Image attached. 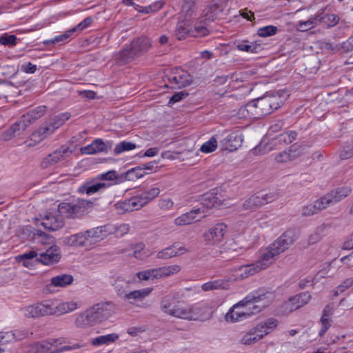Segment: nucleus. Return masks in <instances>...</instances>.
I'll use <instances>...</instances> for the list:
<instances>
[{"instance_id": "1", "label": "nucleus", "mask_w": 353, "mask_h": 353, "mask_svg": "<svg viewBox=\"0 0 353 353\" xmlns=\"http://www.w3.org/2000/svg\"><path fill=\"white\" fill-rule=\"evenodd\" d=\"M277 100L278 98L274 95H265L252 100L239 109L238 117L240 119H261L280 107Z\"/></svg>"}, {"instance_id": "2", "label": "nucleus", "mask_w": 353, "mask_h": 353, "mask_svg": "<svg viewBox=\"0 0 353 353\" xmlns=\"http://www.w3.org/2000/svg\"><path fill=\"white\" fill-rule=\"evenodd\" d=\"M77 307L74 302L59 303L57 301H45L27 307L25 315L28 318H38L47 315H57L72 312Z\"/></svg>"}, {"instance_id": "3", "label": "nucleus", "mask_w": 353, "mask_h": 353, "mask_svg": "<svg viewBox=\"0 0 353 353\" xmlns=\"http://www.w3.org/2000/svg\"><path fill=\"white\" fill-rule=\"evenodd\" d=\"M114 310V304L111 302L98 303L93 307L77 315L75 325L78 327L93 326L110 317Z\"/></svg>"}, {"instance_id": "4", "label": "nucleus", "mask_w": 353, "mask_h": 353, "mask_svg": "<svg viewBox=\"0 0 353 353\" xmlns=\"http://www.w3.org/2000/svg\"><path fill=\"white\" fill-rule=\"evenodd\" d=\"M94 205V201L86 199H77L71 202H62L59 204L57 214L64 218H77L88 213Z\"/></svg>"}, {"instance_id": "5", "label": "nucleus", "mask_w": 353, "mask_h": 353, "mask_svg": "<svg viewBox=\"0 0 353 353\" xmlns=\"http://www.w3.org/2000/svg\"><path fill=\"white\" fill-rule=\"evenodd\" d=\"M274 294L272 292H261L260 290L248 294L243 299L237 303V305L248 306L254 315L259 313L263 309L268 307L272 301Z\"/></svg>"}, {"instance_id": "6", "label": "nucleus", "mask_w": 353, "mask_h": 353, "mask_svg": "<svg viewBox=\"0 0 353 353\" xmlns=\"http://www.w3.org/2000/svg\"><path fill=\"white\" fill-rule=\"evenodd\" d=\"M80 345H62V339H50L35 343L28 347L26 353H61L78 349Z\"/></svg>"}, {"instance_id": "7", "label": "nucleus", "mask_w": 353, "mask_h": 353, "mask_svg": "<svg viewBox=\"0 0 353 353\" xmlns=\"http://www.w3.org/2000/svg\"><path fill=\"white\" fill-rule=\"evenodd\" d=\"M70 117L69 112L61 113L51 118L48 123L42 124L39 128L31 135V140L34 142H40L56 129L63 125Z\"/></svg>"}, {"instance_id": "8", "label": "nucleus", "mask_w": 353, "mask_h": 353, "mask_svg": "<svg viewBox=\"0 0 353 353\" xmlns=\"http://www.w3.org/2000/svg\"><path fill=\"white\" fill-rule=\"evenodd\" d=\"M72 153V150L67 145H62L53 152L43 159L41 162L42 169L52 167L61 161L65 159Z\"/></svg>"}, {"instance_id": "9", "label": "nucleus", "mask_w": 353, "mask_h": 353, "mask_svg": "<svg viewBox=\"0 0 353 353\" xmlns=\"http://www.w3.org/2000/svg\"><path fill=\"white\" fill-rule=\"evenodd\" d=\"M228 231V226L223 222L217 223L204 234L205 241L210 245H215L223 240Z\"/></svg>"}, {"instance_id": "10", "label": "nucleus", "mask_w": 353, "mask_h": 353, "mask_svg": "<svg viewBox=\"0 0 353 353\" xmlns=\"http://www.w3.org/2000/svg\"><path fill=\"white\" fill-rule=\"evenodd\" d=\"M254 314L243 303V305L239 306L234 304L225 315V320L228 323L241 321L252 316Z\"/></svg>"}, {"instance_id": "11", "label": "nucleus", "mask_w": 353, "mask_h": 353, "mask_svg": "<svg viewBox=\"0 0 353 353\" xmlns=\"http://www.w3.org/2000/svg\"><path fill=\"white\" fill-rule=\"evenodd\" d=\"M296 240L295 232L292 230H288L283 233L276 240L270 244V248H273L275 253L280 254L289 248Z\"/></svg>"}, {"instance_id": "12", "label": "nucleus", "mask_w": 353, "mask_h": 353, "mask_svg": "<svg viewBox=\"0 0 353 353\" xmlns=\"http://www.w3.org/2000/svg\"><path fill=\"white\" fill-rule=\"evenodd\" d=\"M61 257V249L57 245L49 246L46 251L39 254L36 261L42 264L49 265L58 263Z\"/></svg>"}, {"instance_id": "13", "label": "nucleus", "mask_w": 353, "mask_h": 353, "mask_svg": "<svg viewBox=\"0 0 353 353\" xmlns=\"http://www.w3.org/2000/svg\"><path fill=\"white\" fill-rule=\"evenodd\" d=\"M352 190L350 187L344 186L337 188L331 190L322 196L327 208L330 205H334L345 198L351 192Z\"/></svg>"}, {"instance_id": "14", "label": "nucleus", "mask_w": 353, "mask_h": 353, "mask_svg": "<svg viewBox=\"0 0 353 353\" xmlns=\"http://www.w3.org/2000/svg\"><path fill=\"white\" fill-rule=\"evenodd\" d=\"M243 135L240 131H233L228 134L220 142L223 150L234 151L242 144Z\"/></svg>"}, {"instance_id": "15", "label": "nucleus", "mask_w": 353, "mask_h": 353, "mask_svg": "<svg viewBox=\"0 0 353 353\" xmlns=\"http://www.w3.org/2000/svg\"><path fill=\"white\" fill-rule=\"evenodd\" d=\"M110 185L111 184L105 182H99L96 178H94L85 181L78 188L77 192L91 195L100 192L101 189L110 187Z\"/></svg>"}, {"instance_id": "16", "label": "nucleus", "mask_w": 353, "mask_h": 353, "mask_svg": "<svg viewBox=\"0 0 353 353\" xmlns=\"http://www.w3.org/2000/svg\"><path fill=\"white\" fill-rule=\"evenodd\" d=\"M114 206L119 214H123L137 210L143 207V205L137 194L128 199L117 202Z\"/></svg>"}, {"instance_id": "17", "label": "nucleus", "mask_w": 353, "mask_h": 353, "mask_svg": "<svg viewBox=\"0 0 353 353\" xmlns=\"http://www.w3.org/2000/svg\"><path fill=\"white\" fill-rule=\"evenodd\" d=\"M41 225L48 230L55 231L63 226L64 221L57 212H47L43 219Z\"/></svg>"}, {"instance_id": "18", "label": "nucleus", "mask_w": 353, "mask_h": 353, "mask_svg": "<svg viewBox=\"0 0 353 353\" xmlns=\"http://www.w3.org/2000/svg\"><path fill=\"white\" fill-rule=\"evenodd\" d=\"M168 80L171 84L170 87L174 89L186 87L192 83L190 75L183 70L171 74L168 77Z\"/></svg>"}, {"instance_id": "19", "label": "nucleus", "mask_w": 353, "mask_h": 353, "mask_svg": "<svg viewBox=\"0 0 353 353\" xmlns=\"http://www.w3.org/2000/svg\"><path fill=\"white\" fill-rule=\"evenodd\" d=\"M190 320L203 321L208 319L212 313L211 307L208 303H198L190 307Z\"/></svg>"}, {"instance_id": "20", "label": "nucleus", "mask_w": 353, "mask_h": 353, "mask_svg": "<svg viewBox=\"0 0 353 353\" xmlns=\"http://www.w3.org/2000/svg\"><path fill=\"white\" fill-rule=\"evenodd\" d=\"M130 46L133 50L134 54H136L138 57L149 50L152 47V43L148 37H141L134 39L130 44Z\"/></svg>"}, {"instance_id": "21", "label": "nucleus", "mask_w": 353, "mask_h": 353, "mask_svg": "<svg viewBox=\"0 0 353 353\" xmlns=\"http://www.w3.org/2000/svg\"><path fill=\"white\" fill-rule=\"evenodd\" d=\"M65 243L69 246L74 247H88L92 245L86 230L66 237Z\"/></svg>"}, {"instance_id": "22", "label": "nucleus", "mask_w": 353, "mask_h": 353, "mask_svg": "<svg viewBox=\"0 0 353 353\" xmlns=\"http://www.w3.org/2000/svg\"><path fill=\"white\" fill-rule=\"evenodd\" d=\"M310 299V294L308 292H305L290 298L285 305L287 307H289L290 311H293L306 305Z\"/></svg>"}, {"instance_id": "23", "label": "nucleus", "mask_w": 353, "mask_h": 353, "mask_svg": "<svg viewBox=\"0 0 353 353\" xmlns=\"http://www.w3.org/2000/svg\"><path fill=\"white\" fill-rule=\"evenodd\" d=\"M192 30V24L190 17L185 16V19L180 20L175 29L174 36L178 40L185 39L187 37H190Z\"/></svg>"}, {"instance_id": "24", "label": "nucleus", "mask_w": 353, "mask_h": 353, "mask_svg": "<svg viewBox=\"0 0 353 353\" xmlns=\"http://www.w3.org/2000/svg\"><path fill=\"white\" fill-rule=\"evenodd\" d=\"M80 152L84 154L107 152V143H105L101 139H96L90 144L81 148Z\"/></svg>"}, {"instance_id": "25", "label": "nucleus", "mask_w": 353, "mask_h": 353, "mask_svg": "<svg viewBox=\"0 0 353 353\" xmlns=\"http://www.w3.org/2000/svg\"><path fill=\"white\" fill-rule=\"evenodd\" d=\"M279 254L275 253V250H273V248H270V245L268 247L266 251L263 252L259 260L256 261V269L263 270L267 268L270 264H272L274 260L275 256H278Z\"/></svg>"}, {"instance_id": "26", "label": "nucleus", "mask_w": 353, "mask_h": 353, "mask_svg": "<svg viewBox=\"0 0 353 353\" xmlns=\"http://www.w3.org/2000/svg\"><path fill=\"white\" fill-rule=\"evenodd\" d=\"M204 212V209L198 208L192 210L190 212L183 214L182 215L176 218L174 222L176 225H189L193 223L194 221H199V219H196V215Z\"/></svg>"}, {"instance_id": "27", "label": "nucleus", "mask_w": 353, "mask_h": 353, "mask_svg": "<svg viewBox=\"0 0 353 353\" xmlns=\"http://www.w3.org/2000/svg\"><path fill=\"white\" fill-rule=\"evenodd\" d=\"M224 6L219 0H213L212 2L203 10L206 20L214 21L215 19L223 11Z\"/></svg>"}, {"instance_id": "28", "label": "nucleus", "mask_w": 353, "mask_h": 353, "mask_svg": "<svg viewBox=\"0 0 353 353\" xmlns=\"http://www.w3.org/2000/svg\"><path fill=\"white\" fill-rule=\"evenodd\" d=\"M181 270V267L178 265H170L152 269L153 278L161 279L176 274Z\"/></svg>"}, {"instance_id": "29", "label": "nucleus", "mask_w": 353, "mask_h": 353, "mask_svg": "<svg viewBox=\"0 0 353 353\" xmlns=\"http://www.w3.org/2000/svg\"><path fill=\"white\" fill-rule=\"evenodd\" d=\"M326 208L327 206L321 196L319 199L316 200L313 203L303 207L301 214L303 216H312Z\"/></svg>"}, {"instance_id": "30", "label": "nucleus", "mask_w": 353, "mask_h": 353, "mask_svg": "<svg viewBox=\"0 0 353 353\" xmlns=\"http://www.w3.org/2000/svg\"><path fill=\"white\" fill-rule=\"evenodd\" d=\"M137 57L131 47L128 46L115 55V60L119 65H124L132 62Z\"/></svg>"}, {"instance_id": "31", "label": "nucleus", "mask_w": 353, "mask_h": 353, "mask_svg": "<svg viewBox=\"0 0 353 353\" xmlns=\"http://www.w3.org/2000/svg\"><path fill=\"white\" fill-rule=\"evenodd\" d=\"M152 290V288H144L131 291L124 294L123 299L128 301L130 304H134L137 301H141L149 295Z\"/></svg>"}, {"instance_id": "32", "label": "nucleus", "mask_w": 353, "mask_h": 353, "mask_svg": "<svg viewBox=\"0 0 353 353\" xmlns=\"http://www.w3.org/2000/svg\"><path fill=\"white\" fill-rule=\"evenodd\" d=\"M315 20L317 21L318 24H323L327 28H332L339 21V17L335 14H327L322 12L315 16Z\"/></svg>"}, {"instance_id": "33", "label": "nucleus", "mask_w": 353, "mask_h": 353, "mask_svg": "<svg viewBox=\"0 0 353 353\" xmlns=\"http://www.w3.org/2000/svg\"><path fill=\"white\" fill-rule=\"evenodd\" d=\"M190 306H184L179 301L176 303L172 309L170 316L179 319L190 320Z\"/></svg>"}, {"instance_id": "34", "label": "nucleus", "mask_w": 353, "mask_h": 353, "mask_svg": "<svg viewBox=\"0 0 353 353\" xmlns=\"http://www.w3.org/2000/svg\"><path fill=\"white\" fill-rule=\"evenodd\" d=\"M278 321L274 318H270L265 321L257 324L256 331L263 334V336L269 334L274 328L277 326Z\"/></svg>"}, {"instance_id": "35", "label": "nucleus", "mask_w": 353, "mask_h": 353, "mask_svg": "<svg viewBox=\"0 0 353 353\" xmlns=\"http://www.w3.org/2000/svg\"><path fill=\"white\" fill-rule=\"evenodd\" d=\"M201 204L203 205V208L210 209L219 206L221 205V200L214 192L206 193L203 195Z\"/></svg>"}, {"instance_id": "36", "label": "nucleus", "mask_w": 353, "mask_h": 353, "mask_svg": "<svg viewBox=\"0 0 353 353\" xmlns=\"http://www.w3.org/2000/svg\"><path fill=\"white\" fill-rule=\"evenodd\" d=\"M234 44L239 50L251 53H257L262 48L260 44L256 43H249L248 41L235 42Z\"/></svg>"}, {"instance_id": "37", "label": "nucleus", "mask_w": 353, "mask_h": 353, "mask_svg": "<svg viewBox=\"0 0 353 353\" xmlns=\"http://www.w3.org/2000/svg\"><path fill=\"white\" fill-rule=\"evenodd\" d=\"M73 281V276L70 274H60L52 277L50 284L54 287L64 288L70 285Z\"/></svg>"}, {"instance_id": "38", "label": "nucleus", "mask_w": 353, "mask_h": 353, "mask_svg": "<svg viewBox=\"0 0 353 353\" xmlns=\"http://www.w3.org/2000/svg\"><path fill=\"white\" fill-rule=\"evenodd\" d=\"M261 200L259 198L257 193L252 195L247 199L242 204V208L244 210L250 212L255 211L259 208L261 207Z\"/></svg>"}, {"instance_id": "39", "label": "nucleus", "mask_w": 353, "mask_h": 353, "mask_svg": "<svg viewBox=\"0 0 353 353\" xmlns=\"http://www.w3.org/2000/svg\"><path fill=\"white\" fill-rule=\"evenodd\" d=\"M263 334L256 331V327L252 328L242 337L241 341L244 345H252L263 338Z\"/></svg>"}, {"instance_id": "40", "label": "nucleus", "mask_w": 353, "mask_h": 353, "mask_svg": "<svg viewBox=\"0 0 353 353\" xmlns=\"http://www.w3.org/2000/svg\"><path fill=\"white\" fill-rule=\"evenodd\" d=\"M119 339V335L117 334H110L106 335H102L94 338L92 339L91 343L94 346H101L102 345H109L111 343L114 342Z\"/></svg>"}, {"instance_id": "41", "label": "nucleus", "mask_w": 353, "mask_h": 353, "mask_svg": "<svg viewBox=\"0 0 353 353\" xmlns=\"http://www.w3.org/2000/svg\"><path fill=\"white\" fill-rule=\"evenodd\" d=\"M297 137L296 131L290 130L279 134L275 137V140L281 145L290 144L293 142Z\"/></svg>"}, {"instance_id": "42", "label": "nucleus", "mask_w": 353, "mask_h": 353, "mask_svg": "<svg viewBox=\"0 0 353 353\" xmlns=\"http://www.w3.org/2000/svg\"><path fill=\"white\" fill-rule=\"evenodd\" d=\"M160 193L158 188H152L148 191L137 194L142 204L145 205L150 201L156 198Z\"/></svg>"}, {"instance_id": "43", "label": "nucleus", "mask_w": 353, "mask_h": 353, "mask_svg": "<svg viewBox=\"0 0 353 353\" xmlns=\"http://www.w3.org/2000/svg\"><path fill=\"white\" fill-rule=\"evenodd\" d=\"M292 147H294V145L290 147L288 151L285 150L276 154V156L275 157V160L277 162L285 163L288 161L293 160L296 157L299 156V152L296 153V151L295 150H292Z\"/></svg>"}, {"instance_id": "44", "label": "nucleus", "mask_w": 353, "mask_h": 353, "mask_svg": "<svg viewBox=\"0 0 353 353\" xmlns=\"http://www.w3.org/2000/svg\"><path fill=\"white\" fill-rule=\"evenodd\" d=\"M176 304L174 297L172 295H167L163 296L160 302V307L161 310L170 315V312H172V309L173 306Z\"/></svg>"}, {"instance_id": "45", "label": "nucleus", "mask_w": 353, "mask_h": 353, "mask_svg": "<svg viewBox=\"0 0 353 353\" xmlns=\"http://www.w3.org/2000/svg\"><path fill=\"white\" fill-rule=\"evenodd\" d=\"M26 130V125L23 124L19 119L18 121L12 124V125L7 130L6 134L9 135V139H11L20 135Z\"/></svg>"}, {"instance_id": "46", "label": "nucleus", "mask_w": 353, "mask_h": 353, "mask_svg": "<svg viewBox=\"0 0 353 353\" xmlns=\"http://www.w3.org/2000/svg\"><path fill=\"white\" fill-rule=\"evenodd\" d=\"M37 230L30 225L24 226L21 229V238L23 241H35Z\"/></svg>"}, {"instance_id": "47", "label": "nucleus", "mask_w": 353, "mask_h": 353, "mask_svg": "<svg viewBox=\"0 0 353 353\" xmlns=\"http://www.w3.org/2000/svg\"><path fill=\"white\" fill-rule=\"evenodd\" d=\"M136 148L137 145L134 143L123 141L115 145L114 149V154L119 155L124 152L132 150Z\"/></svg>"}, {"instance_id": "48", "label": "nucleus", "mask_w": 353, "mask_h": 353, "mask_svg": "<svg viewBox=\"0 0 353 353\" xmlns=\"http://www.w3.org/2000/svg\"><path fill=\"white\" fill-rule=\"evenodd\" d=\"M256 263H251L245 265L240 266L239 268V271L241 274L239 275L241 279L247 278L250 275H253L254 274L261 271V270L256 269Z\"/></svg>"}, {"instance_id": "49", "label": "nucleus", "mask_w": 353, "mask_h": 353, "mask_svg": "<svg viewBox=\"0 0 353 353\" xmlns=\"http://www.w3.org/2000/svg\"><path fill=\"white\" fill-rule=\"evenodd\" d=\"M75 32V29H69L65 31L63 34L56 36L54 39L46 40L43 41L45 45L55 44L60 42H64L72 37Z\"/></svg>"}, {"instance_id": "50", "label": "nucleus", "mask_w": 353, "mask_h": 353, "mask_svg": "<svg viewBox=\"0 0 353 353\" xmlns=\"http://www.w3.org/2000/svg\"><path fill=\"white\" fill-rule=\"evenodd\" d=\"M36 234L37 237L35 241L40 243L41 244L49 246L55 245V239L52 236L47 234L40 230H37Z\"/></svg>"}, {"instance_id": "51", "label": "nucleus", "mask_w": 353, "mask_h": 353, "mask_svg": "<svg viewBox=\"0 0 353 353\" xmlns=\"http://www.w3.org/2000/svg\"><path fill=\"white\" fill-rule=\"evenodd\" d=\"M176 243H174L157 252V258L159 259H168L176 256L175 252Z\"/></svg>"}, {"instance_id": "52", "label": "nucleus", "mask_w": 353, "mask_h": 353, "mask_svg": "<svg viewBox=\"0 0 353 353\" xmlns=\"http://www.w3.org/2000/svg\"><path fill=\"white\" fill-rule=\"evenodd\" d=\"M257 194L261 200L260 203H261V206L271 203L279 198V194L274 192H265L261 191L257 192Z\"/></svg>"}, {"instance_id": "53", "label": "nucleus", "mask_w": 353, "mask_h": 353, "mask_svg": "<svg viewBox=\"0 0 353 353\" xmlns=\"http://www.w3.org/2000/svg\"><path fill=\"white\" fill-rule=\"evenodd\" d=\"M145 174L147 173L144 171V168L137 166L128 170L125 172V177L129 181H134L143 177Z\"/></svg>"}, {"instance_id": "54", "label": "nucleus", "mask_w": 353, "mask_h": 353, "mask_svg": "<svg viewBox=\"0 0 353 353\" xmlns=\"http://www.w3.org/2000/svg\"><path fill=\"white\" fill-rule=\"evenodd\" d=\"M86 233H88V236L90 239L92 245L104 239L100 227L93 228L90 230H86Z\"/></svg>"}, {"instance_id": "55", "label": "nucleus", "mask_w": 353, "mask_h": 353, "mask_svg": "<svg viewBox=\"0 0 353 353\" xmlns=\"http://www.w3.org/2000/svg\"><path fill=\"white\" fill-rule=\"evenodd\" d=\"M198 0H184L182 6V12L185 13V17H192L196 11V4Z\"/></svg>"}, {"instance_id": "56", "label": "nucleus", "mask_w": 353, "mask_h": 353, "mask_svg": "<svg viewBox=\"0 0 353 353\" xmlns=\"http://www.w3.org/2000/svg\"><path fill=\"white\" fill-rule=\"evenodd\" d=\"M127 284L128 282H126L121 276H117L114 279L112 285L114 287L118 296H124V294H125V286L127 285Z\"/></svg>"}, {"instance_id": "57", "label": "nucleus", "mask_w": 353, "mask_h": 353, "mask_svg": "<svg viewBox=\"0 0 353 353\" xmlns=\"http://www.w3.org/2000/svg\"><path fill=\"white\" fill-rule=\"evenodd\" d=\"M278 32L276 26L270 25L260 28L257 30V34L261 37H268L275 35Z\"/></svg>"}, {"instance_id": "58", "label": "nucleus", "mask_w": 353, "mask_h": 353, "mask_svg": "<svg viewBox=\"0 0 353 353\" xmlns=\"http://www.w3.org/2000/svg\"><path fill=\"white\" fill-rule=\"evenodd\" d=\"M217 148V141L214 137H212L208 141L203 143L200 150L204 153H210L214 152Z\"/></svg>"}, {"instance_id": "59", "label": "nucleus", "mask_w": 353, "mask_h": 353, "mask_svg": "<svg viewBox=\"0 0 353 353\" xmlns=\"http://www.w3.org/2000/svg\"><path fill=\"white\" fill-rule=\"evenodd\" d=\"M0 43L3 46H15L17 44V37L14 34H5L0 37Z\"/></svg>"}, {"instance_id": "60", "label": "nucleus", "mask_w": 353, "mask_h": 353, "mask_svg": "<svg viewBox=\"0 0 353 353\" xmlns=\"http://www.w3.org/2000/svg\"><path fill=\"white\" fill-rule=\"evenodd\" d=\"M37 252L34 250H31L30 252H25L24 254L19 256V259L20 261L23 262V265L25 267H28L30 265V260L33 259L34 258H37Z\"/></svg>"}, {"instance_id": "61", "label": "nucleus", "mask_w": 353, "mask_h": 353, "mask_svg": "<svg viewBox=\"0 0 353 353\" xmlns=\"http://www.w3.org/2000/svg\"><path fill=\"white\" fill-rule=\"evenodd\" d=\"M46 110V106H39L36 108L30 110L28 112H27L26 117L25 119H29L30 117L31 118L34 119L35 120H37L38 119L41 118L45 113Z\"/></svg>"}, {"instance_id": "62", "label": "nucleus", "mask_w": 353, "mask_h": 353, "mask_svg": "<svg viewBox=\"0 0 353 353\" xmlns=\"http://www.w3.org/2000/svg\"><path fill=\"white\" fill-rule=\"evenodd\" d=\"M209 34V30L203 26H195L192 27L190 32V37H205Z\"/></svg>"}, {"instance_id": "63", "label": "nucleus", "mask_w": 353, "mask_h": 353, "mask_svg": "<svg viewBox=\"0 0 353 353\" xmlns=\"http://www.w3.org/2000/svg\"><path fill=\"white\" fill-rule=\"evenodd\" d=\"M130 226L128 223H122L119 225H115L114 234L116 237H123L125 234H128L130 230Z\"/></svg>"}, {"instance_id": "64", "label": "nucleus", "mask_w": 353, "mask_h": 353, "mask_svg": "<svg viewBox=\"0 0 353 353\" xmlns=\"http://www.w3.org/2000/svg\"><path fill=\"white\" fill-rule=\"evenodd\" d=\"M95 178L98 181H113L118 179L119 176L114 170H110L105 173L97 175Z\"/></svg>"}]
</instances>
